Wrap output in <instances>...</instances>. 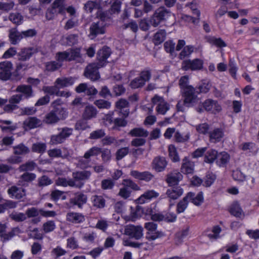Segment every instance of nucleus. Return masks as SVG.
<instances>
[{"instance_id": "ea45409f", "label": "nucleus", "mask_w": 259, "mask_h": 259, "mask_svg": "<svg viewBox=\"0 0 259 259\" xmlns=\"http://www.w3.org/2000/svg\"><path fill=\"white\" fill-rule=\"evenodd\" d=\"M211 84L208 81L204 80L195 88L197 94L207 93L210 89Z\"/></svg>"}, {"instance_id": "423d86ee", "label": "nucleus", "mask_w": 259, "mask_h": 259, "mask_svg": "<svg viewBox=\"0 0 259 259\" xmlns=\"http://www.w3.org/2000/svg\"><path fill=\"white\" fill-rule=\"evenodd\" d=\"M101 67L97 63H90L85 68L83 75L92 81L98 80L100 78L99 69Z\"/></svg>"}, {"instance_id": "c756f323", "label": "nucleus", "mask_w": 259, "mask_h": 259, "mask_svg": "<svg viewBox=\"0 0 259 259\" xmlns=\"http://www.w3.org/2000/svg\"><path fill=\"white\" fill-rule=\"evenodd\" d=\"M166 32L164 29H159L153 36V42L155 46L161 44L165 39Z\"/></svg>"}, {"instance_id": "f03ea898", "label": "nucleus", "mask_w": 259, "mask_h": 259, "mask_svg": "<svg viewBox=\"0 0 259 259\" xmlns=\"http://www.w3.org/2000/svg\"><path fill=\"white\" fill-rule=\"evenodd\" d=\"M104 124L109 130L118 131L120 130L121 127L126 126L127 121L123 118H114L112 114H106L103 118Z\"/></svg>"}, {"instance_id": "2eb2a0df", "label": "nucleus", "mask_w": 259, "mask_h": 259, "mask_svg": "<svg viewBox=\"0 0 259 259\" xmlns=\"http://www.w3.org/2000/svg\"><path fill=\"white\" fill-rule=\"evenodd\" d=\"M130 175L136 179L146 182H150L154 178V175L148 171L140 172L137 170H132Z\"/></svg>"}, {"instance_id": "37998d69", "label": "nucleus", "mask_w": 259, "mask_h": 259, "mask_svg": "<svg viewBox=\"0 0 259 259\" xmlns=\"http://www.w3.org/2000/svg\"><path fill=\"white\" fill-rule=\"evenodd\" d=\"M74 81L72 77H64V78H58L55 81L56 85H58L59 88L67 87L72 85Z\"/></svg>"}, {"instance_id": "a878e982", "label": "nucleus", "mask_w": 259, "mask_h": 259, "mask_svg": "<svg viewBox=\"0 0 259 259\" xmlns=\"http://www.w3.org/2000/svg\"><path fill=\"white\" fill-rule=\"evenodd\" d=\"M240 149L243 151H249L252 155H255L257 153L259 148L256 144L253 142H244L243 143L240 147Z\"/></svg>"}, {"instance_id": "39448f33", "label": "nucleus", "mask_w": 259, "mask_h": 259, "mask_svg": "<svg viewBox=\"0 0 259 259\" xmlns=\"http://www.w3.org/2000/svg\"><path fill=\"white\" fill-rule=\"evenodd\" d=\"M168 13H169V11L164 7L158 8L150 18L151 25L154 27H157L162 21L165 20V17Z\"/></svg>"}, {"instance_id": "1a4fd4ad", "label": "nucleus", "mask_w": 259, "mask_h": 259, "mask_svg": "<svg viewBox=\"0 0 259 259\" xmlns=\"http://www.w3.org/2000/svg\"><path fill=\"white\" fill-rule=\"evenodd\" d=\"M203 61L200 59H194L192 60L190 59L183 61L182 68L183 70H199L203 68Z\"/></svg>"}, {"instance_id": "de8ad7c7", "label": "nucleus", "mask_w": 259, "mask_h": 259, "mask_svg": "<svg viewBox=\"0 0 259 259\" xmlns=\"http://www.w3.org/2000/svg\"><path fill=\"white\" fill-rule=\"evenodd\" d=\"M131 216L134 221L142 217L145 213L144 208L140 205H137L135 209L131 207Z\"/></svg>"}, {"instance_id": "2f4dec72", "label": "nucleus", "mask_w": 259, "mask_h": 259, "mask_svg": "<svg viewBox=\"0 0 259 259\" xmlns=\"http://www.w3.org/2000/svg\"><path fill=\"white\" fill-rule=\"evenodd\" d=\"M23 124L29 129H33L40 125L41 121L36 117H29L24 121Z\"/></svg>"}, {"instance_id": "b1692460", "label": "nucleus", "mask_w": 259, "mask_h": 259, "mask_svg": "<svg viewBox=\"0 0 259 259\" xmlns=\"http://www.w3.org/2000/svg\"><path fill=\"white\" fill-rule=\"evenodd\" d=\"M230 160V155L226 152L223 151L218 153L215 163L220 167H226Z\"/></svg>"}, {"instance_id": "864d4df0", "label": "nucleus", "mask_w": 259, "mask_h": 259, "mask_svg": "<svg viewBox=\"0 0 259 259\" xmlns=\"http://www.w3.org/2000/svg\"><path fill=\"white\" fill-rule=\"evenodd\" d=\"M88 120L82 118L77 120L75 124V129L77 131H84L90 127L87 121Z\"/></svg>"}, {"instance_id": "0eeeda50", "label": "nucleus", "mask_w": 259, "mask_h": 259, "mask_svg": "<svg viewBox=\"0 0 259 259\" xmlns=\"http://www.w3.org/2000/svg\"><path fill=\"white\" fill-rule=\"evenodd\" d=\"M112 54L111 49L107 46H104L101 49H99L97 53V60L98 64L100 67L105 66L108 61L107 59Z\"/></svg>"}, {"instance_id": "6ab92c4d", "label": "nucleus", "mask_w": 259, "mask_h": 259, "mask_svg": "<svg viewBox=\"0 0 259 259\" xmlns=\"http://www.w3.org/2000/svg\"><path fill=\"white\" fill-rule=\"evenodd\" d=\"M16 92L22 93L23 99H28L34 96V93L31 85L21 84L18 85Z\"/></svg>"}, {"instance_id": "a18cd8bd", "label": "nucleus", "mask_w": 259, "mask_h": 259, "mask_svg": "<svg viewBox=\"0 0 259 259\" xmlns=\"http://www.w3.org/2000/svg\"><path fill=\"white\" fill-rule=\"evenodd\" d=\"M47 149V145L45 143L36 142L33 143L31 147V150L33 152L39 154L44 153Z\"/></svg>"}, {"instance_id": "f3484780", "label": "nucleus", "mask_w": 259, "mask_h": 259, "mask_svg": "<svg viewBox=\"0 0 259 259\" xmlns=\"http://www.w3.org/2000/svg\"><path fill=\"white\" fill-rule=\"evenodd\" d=\"M186 196H188L187 199L189 202L196 206H200L204 202L203 193L202 191L199 192L196 195L193 192H189Z\"/></svg>"}, {"instance_id": "13d9d810", "label": "nucleus", "mask_w": 259, "mask_h": 259, "mask_svg": "<svg viewBox=\"0 0 259 259\" xmlns=\"http://www.w3.org/2000/svg\"><path fill=\"white\" fill-rule=\"evenodd\" d=\"M105 135L104 130L98 129L91 132L90 134L89 138L92 140H97L103 138L105 137Z\"/></svg>"}, {"instance_id": "dca6fc26", "label": "nucleus", "mask_w": 259, "mask_h": 259, "mask_svg": "<svg viewBox=\"0 0 259 259\" xmlns=\"http://www.w3.org/2000/svg\"><path fill=\"white\" fill-rule=\"evenodd\" d=\"M88 200L87 195L83 193H77L75 196L70 199V203L74 206H77L79 208H82Z\"/></svg>"}, {"instance_id": "ddd939ff", "label": "nucleus", "mask_w": 259, "mask_h": 259, "mask_svg": "<svg viewBox=\"0 0 259 259\" xmlns=\"http://www.w3.org/2000/svg\"><path fill=\"white\" fill-rule=\"evenodd\" d=\"M167 165V161L164 157L157 156L152 162V168L157 172L163 171Z\"/></svg>"}, {"instance_id": "f257e3e1", "label": "nucleus", "mask_w": 259, "mask_h": 259, "mask_svg": "<svg viewBox=\"0 0 259 259\" xmlns=\"http://www.w3.org/2000/svg\"><path fill=\"white\" fill-rule=\"evenodd\" d=\"M222 110V106L218 101L212 99H207L203 102H200L196 108V111L199 113L206 111L217 114L220 112Z\"/></svg>"}, {"instance_id": "8fccbe9b", "label": "nucleus", "mask_w": 259, "mask_h": 259, "mask_svg": "<svg viewBox=\"0 0 259 259\" xmlns=\"http://www.w3.org/2000/svg\"><path fill=\"white\" fill-rule=\"evenodd\" d=\"M69 55L70 53L66 51L58 52L56 53L55 58L56 61L63 65L64 61L69 62Z\"/></svg>"}, {"instance_id": "72a5a7b5", "label": "nucleus", "mask_w": 259, "mask_h": 259, "mask_svg": "<svg viewBox=\"0 0 259 259\" xmlns=\"http://www.w3.org/2000/svg\"><path fill=\"white\" fill-rule=\"evenodd\" d=\"M128 134L132 137L146 138L149 135V132L143 127H135L130 131Z\"/></svg>"}, {"instance_id": "9d476101", "label": "nucleus", "mask_w": 259, "mask_h": 259, "mask_svg": "<svg viewBox=\"0 0 259 259\" xmlns=\"http://www.w3.org/2000/svg\"><path fill=\"white\" fill-rule=\"evenodd\" d=\"M89 31V36L92 39L95 38L99 35L104 34L106 31L105 23L100 21L94 22L90 27Z\"/></svg>"}, {"instance_id": "bf43d9fd", "label": "nucleus", "mask_w": 259, "mask_h": 259, "mask_svg": "<svg viewBox=\"0 0 259 259\" xmlns=\"http://www.w3.org/2000/svg\"><path fill=\"white\" fill-rule=\"evenodd\" d=\"M94 103L100 109H109L111 106L110 102L103 99L97 100Z\"/></svg>"}, {"instance_id": "9b49d317", "label": "nucleus", "mask_w": 259, "mask_h": 259, "mask_svg": "<svg viewBox=\"0 0 259 259\" xmlns=\"http://www.w3.org/2000/svg\"><path fill=\"white\" fill-rule=\"evenodd\" d=\"M37 49L34 47H24L17 54L18 60L26 61L29 60L33 55L37 53Z\"/></svg>"}, {"instance_id": "a19ab883", "label": "nucleus", "mask_w": 259, "mask_h": 259, "mask_svg": "<svg viewBox=\"0 0 259 259\" xmlns=\"http://www.w3.org/2000/svg\"><path fill=\"white\" fill-rule=\"evenodd\" d=\"M8 193L9 194L10 197L12 198L19 199L23 197L21 189L16 186L11 187L8 190Z\"/></svg>"}, {"instance_id": "4c0bfd02", "label": "nucleus", "mask_w": 259, "mask_h": 259, "mask_svg": "<svg viewBox=\"0 0 259 259\" xmlns=\"http://www.w3.org/2000/svg\"><path fill=\"white\" fill-rule=\"evenodd\" d=\"M93 205L98 208H103L105 206L106 201L101 195H95L92 197Z\"/></svg>"}, {"instance_id": "f8f14e48", "label": "nucleus", "mask_w": 259, "mask_h": 259, "mask_svg": "<svg viewBox=\"0 0 259 259\" xmlns=\"http://www.w3.org/2000/svg\"><path fill=\"white\" fill-rule=\"evenodd\" d=\"M183 178V175L180 172H170L166 176L165 182L169 187L179 186V182Z\"/></svg>"}, {"instance_id": "3c124183", "label": "nucleus", "mask_w": 259, "mask_h": 259, "mask_svg": "<svg viewBox=\"0 0 259 259\" xmlns=\"http://www.w3.org/2000/svg\"><path fill=\"white\" fill-rule=\"evenodd\" d=\"M168 155L170 159L174 162L180 161V158L177 148L173 145H170L168 147Z\"/></svg>"}, {"instance_id": "5fc2aeb1", "label": "nucleus", "mask_w": 259, "mask_h": 259, "mask_svg": "<svg viewBox=\"0 0 259 259\" xmlns=\"http://www.w3.org/2000/svg\"><path fill=\"white\" fill-rule=\"evenodd\" d=\"M194 51V47L191 45L184 47L179 54V58L183 60L186 57H189Z\"/></svg>"}, {"instance_id": "052dcab7", "label": "nucleus", "mask_w": 259, "mask_h": 259, "mask_svg": "<svg viewBox=\"0 0 259 259\" xmlns=\"http://www.w3.org/2000/svg\"><path fill=\"white\" fill-rule=\"evenodd\" d=\"M59 130H60L59 134L64 141L72 134V128L68 127H64L59 129Z\"/></svg>"}, {"instance_id": "603ef678", "label": "nucleus", "mask_w": 259, "mask_h": 259, "mask_svg": "<svg viewBox=\"0 0 259 259\" xmlns=\"http://www.w3.org/2000/svg\"><path fill=\"white\" fill-rule=\"evenodd\" d=\"M142 81L146 84L151 78V70L149 68H146L141 71L139 76Z\"/></svg>"}, {"instance_id": "09e8293b", "label": "nucleus", "mask_w": 259, "mask_h": 259, "mask_svg": "<svg viewBox=\"0 0 259 259\" xmlns=\"http://www.w3.org/2000/svg\"><path fill=\"white\" fill-rule=\"evenodd\" d=\"M188 197V196H185L178 203L176 209L177 213L179 214L183 212L187 208L189 203V201L187 199Z\"/></svg>"}, {"instance_id": "473e14b6", "label": "nucleus", "mask_w": 259, "mask_h": 259, "mask_svg": "<svg viewBox=\"0 0 259 259\" xmlns=\"http://www.w3.org/2000/svg\"><path fill=\"white\" fill-rule=\"evenodd\" d=\"M216 179L215 174L211 171H207L202 179L203 186L206 188L210 187L214 183Z\"/></svg>"}, {"instance_id": "680f3d73", "label": "nucleus", "mask_w": 259, "mask_h": 259, "mask_svg": "<svg viewBox=\"0 0 259 259\" xmlns=\"http://www.w3.org/2000/svg\"><path fill=\"white\" fill-rule=\"evenodd\" d=\"M42 228L45 233L53 231L56 228V225L54 221H48L43 224Z\"/></svg>"}, {"instance_id": "4be33fe9", "label": "nucleus", "mask_w": 259, "mask_h": 259, "mask_svg": "<svg viewBox=\"0 0 259 259\" xmlns=\"http://www.w3.org/2000/svg\"><path fill=\"white\" fill-rule=\"evenodd\" d=\"M166 190V194L170 200H176L183 193V189L181 186L171 187ZM170 201V200H169Z\"/></svg>"}, {"instance_id": "bb28decb", "label": "nucleus", "mask_w": 259, "mask_h": 259, "mask_svg": "<svg viewBox=\"0 0 259 259\" xmlns=\"http://www.w3.org/2000/svg\"><path fill=\"white\" fill-rule=\"evenodd\" d=\"M97 110L93 105H88L84 108L82 116L84 119L90 120L96 116Z\"/></svg>"}, {"instance_id": "79ce46f5", "label": "nucleus", "mask_w": 259, "mask_h": 259, "mask_svg": "<svg viewBox=\"0 0 259 259\" xmlns=\"http://www.w3.org/2000/svg\"><path fill=\"white\" fill-rule=\"evenodd\" d=\"M60 121V118L56 115L54 111L51 110L46 115L44 121L48 124H54Z\"/></svg>"}, {"instance_id": "6e6552de", "label": "nucleus", "mask_w": 259, "mask_h": 259, "mask_svg": "<svg viewBox=\"0 0 259 259\" xmlns=\"http://www.w3.org/2000/svg\"><path fill=\"white\" fill-rule=\"evenodd\" d=\"M124 232L125 234L130 238H134L136 240L141 239L143 235V228L141 226L128 225L125 227Z\"/></svg>"}, {"instance_id": "7c9ffc66", "label": "nucleus", "mask_w": 259, "mask_h": 259, "mask_svg": "<svg viewBox=\"0 0 259 259\" xmlns=\"http://www.w3.org/2000/svg\"><path fill=\"white\" fill-rule=\"evenodd\" d=\"M62 64L56 61H50L45 63V71L53 72L60 69Z\"/></svg>"}, {"instance_id": "e433bc0d", "label": "nucleus", "mask_w": 259, "mask_h": 259, "mask_svg": "<svg viewBox=\"0 0 259 259\" xmlns=\"http://www.w3.org/2000/svg\"><path fill=\"white\" fill-rule=\"evenodd\" d=\"M91 174L88 171H80L74 172L72 174L73 178L77 182H83L82 181L88 180Z\"/></svg>"}, {"instance_id": "412c9836", "label": "nucleus", "mask_w": 259, "mask_h": 259, "mask_svg": "<svg viewBox=\"0 0 259 259\" xmlns=\"http://www.w3.org/2000/svg\"><path fill=\"white\" fill-rule=\"evenodd\" d=\"M66 220L73 224H80L85 221V218L81 213L68 212L66 214Z\"/></svg>"}, {"instance_id": "c9c22d12", "label": "nucleus", "mask_w": 259, "mask_h": 259, "mask_svg": "<svg viewBox=\"0 0 259 259\" xmlns=\"http://www.w3.org/2000/svg\"><path fill=\"white\" fill-rule=\"evenodd\" d=\"M229 211L231 214L236 217H239L242 213V209L239 203L237 201H234L229 208Z\"/></svg>"}, {"instance_id": "6e6d98bb", "label": "nucleus", "mask_w": 259, "mask_h": 259, "mask_svg": "<svg viewBox=\"0 0 259 259\" xmlns=\"http://www.w3.org/2000/svg\"><path fill=\"white\" fill-rule=\"evenodd\" d=\"M189 78L188 75H184L180 78L179 84L181 92L187 90L189 87H193L192 85H189Z\"/></svg>"}, {"instance_id": "f704fd0d", "label": "nucleus", "mask_w": 259, "mask_h": 259, "mask_svg": "<svg viewBox=\"0 0 259 259\" xmlns=\"http://www.w3.org/2000/svg\"><path fill=\"white\" fill-rule=\"evenodd\" d=\"M204 161L207 163L211 164L214 162L218 157V152L217 150L211 149L205 152Z\"/></svg>"}, {"instance_id": "e2e57ef3", "label": "nucleus", "mask_w": 259, "mask_h": 259, "mask_svg": "<svg viewBox=\"0 0 259 259\" xmlns=\"http://www.w3.org/2000/svg\"><path fill=\"white\" fill-rule=\"evenodd\" d=\"M114 185V180L111 179H104L101 181V188L103 190L112 189Z\"/></svg>"}, {"instance_id": "0e129e2a", "label": "nucleus", "mask_w": 259, "mask_h": 259, "mask_svg": "<svg viewBox=\"0 0 259 259\" xmlns=\"http://www.w3.org/2000/svg\"><path fill=\"white\" fill-rule=\"evenodd\" d=\"M65 40L67 46H73L78 42V35L70 34L65 37Z\"/></svg>"}, {"instance_id": "20e7f679", "label": "nucleus", "mask_w": 259, "mask_h": 259, "mask_svg": "<svg viewBox=\"0 0 259 259\" xmlns=\"http://www.w3.org/2000/svg\"><path fill=\"white\" fill-rule=\"evenodd\" d=\"M157 224L153 222H147L145 224V228L147 230L146 238L149 241H153L165 236L162 231H156Z\"/></svg>"}, {"instance_id": "c85d7f7f", "label": "nucleus", "mask_w": 259, "mask_h": 259, "mask_svg": "<svg viewBox=\"0 0 259 259\" xmlns=\"http://www.w3.org/2000/svg\"><path fill=\"white\" fill-rule=\"evenodd\" d=\"M9 40L11 44L16 45L23 38L21 32H19L16 29H11L9 34Z\"/></svg>"}, {"instance_id": "aec40b11", "label": "nucleus", "mask_w": 259, "mask_h": 259, "mask_svg": "<svg viewBox=\"0 0 259 259\" xmlns=\"http://www.w3.org/2000/svg\"><path fill=\"white\" fill-rule=\"evenodd\" d=\"M194 163L187 157H185L181 167V171L185 175L192 174L194 171Z\"/></svg>"}, {"instance_id": "4d7b16f0", "label": "nucleus", "mask_w": 259, "mask_h": 259, "mask_svg": "<svg viewBox=\"0 0 259 259\" xmlns=\"http://www.w3.org/2000/svg\"><path fill=\"white\" fill-rule=\"evenodd\" d=\"M65 0H55L52 4V6L58 9V13L64 15L65 13Z\"/></svg>"}, {"instance_id": "58836bf2", "label": "nucleus", "mask_w": 259, "mask_h": 259, "mask_svg": "<svg viewBox=\"0 0 259 259\" xmlns=\"http://www.w3.org/2000/svg\"><path fill=\"white\" fill-rule=\"evenodd\" d=\"M30 152L29 148L23 143H20L13 147V153L15 155H26Z\"/></svg>"}, {"instance_id": "7ed1b4c3", "label": "nucleus", "mask_w": 259, "mask_h": 259, "mask_svg": "<svg viewBox=\"0 0 259 259\" xmlns=\"http://www.w3.org/2000/svg\"><path fill=\"white\" fill-rule=\"evenodd\" d=\"M183 99V105L187 107H192L198 101V95L193 87H189L187 90L181 92Z\"/></svg>"}, {"instance_id": "c03bdc74", "label": "nucleus", "mask_w": 259, "mask_h": 259, "mask_svg": "<svg viewBox=\"0 0 259 259\" xmlns=\"http://www.w3.org/2000/svg\"><path fill=\"white\" fill-rule=\"evenodd\" d=\"M37 164L32 161H28L22 164L19 167V170L21 172L33 171L36 167Z\"/></svg>"}, {"instance_id": "a211bd4d", "label": "nucleus", "mask_w": 259, "mask_h": 259, "mask_svg": "<svg viewBox=\"0 0 259 259\" xmlns=\"http://www.w3.org/2000/svg\"><path fill=\"white\" fill-rule=\"evenodd\" d=\"M115 108L117 110H119L120 112L123 111L122 113L123 116L126 117L129 115L130 104L128 101L124 98H120L115 102Z\"/></svg>"}, {"instance_id": "393cba45", "label": "nucleus", "mask_w": 259, "mask_h": 259, "mask_svg": "<svg viewBox=\"0 0 259 259\" xmlns=\"http://www.w3.org/2000/svg\"><path fill=\"white\" fill-rule=\"evenodd\" d=\"M69 53H70V55H69V62L76 61L77 62L81 63L83 61L80 48H71Z\"/></svg>"}, {"instance_id": "cd10ccee", "label": "nucleus", "mask_w": 259, "mask_h": 259, "mask_svg": "<svg viewBox=\"0 0 259 259\" xmlns=\"http://www.w3.org/2000/svg\"><path fill=\"white\" fill-rule=\"evenodd\" d=\"M205 38L207 42L217 48H223L226 47L227 46V44L221 37L217 38L215 36H208Z\"/></svg>"}, {"instance_id": "338daca9", "label": "nucleus", "mask_w": 259, "mask_h": 259, "mask_svg": "<svg viewBox=\"0 0 259 259\" xmlns=\"http://www.w3.org/2000/svg\"><path fill=\"white\" fill-rule=\"evenodd\" d=\"M145 85L140 78L138 76L133 80H132L130 83V87L133 89H137L138 88H141Z\"/></svg>"}, {"instance_id": "5701e85b", "label": "nucleus", "mask_w": 259, "mask_h": 259, "mask_svg": "<svg viewBox=\"0 0 259 259\" xmlns=\"http://www.w3.org/2000/svg\"><path fill=\"white\" fill-rule=\"evenodd\" d=\"M224 135V131L221 128H215L209 133V141L211 143H218L221 141Z\"/></svg>"}, {"instance_id": "774afa93", "label": "nucleus", "mask_w": 259, "mask_h": 259, "mask_svg": "<svg viewBox=\"0 0 259 259\" xmlns=\"http://www.w3.org/2000/svg\"><path fill=\"white\" fill-rule=\"evenodd\" d=\"M9 19L17 25L21 24L23 21V17L20 13H12L9 16Z\"/></svg>"}, {"instance_id": "4468645a", "label": "nucleus", "mask_w": 259, "mask_h": 259, "mask_svg": "<svg viewBox=\"0 0 259 259\" xmlns=\"http://www.w3.org/2000/svg\"><path fill=\"white\" fill-rule=\"evenodd\" d=\"M52 110L55 114L61 120H65L67 117L68 112L66 108L63 107L62 105L57 103V101H54L52 104Z\"/></svg>"}, {"instance_id": "69168bd1", "label": "nucleus", "mask_w": 259, "mask_h": 259, "mask_svg": "<svg viewBox=\"0 0 259 259\" xmlns=\"http://www.w3.org/2000/svg\"><path fill=\"white\" fill-rule=\"evenodd\" d=\"M52 183V180L46 175H43L38 179V186L39 187L49 186Z\"/></svg>"}, {"instance_id": "49530a36", "label": "nucleus", "mask_w": 259, "mask_h": 259, "mask_svg": "<svg viewBox=\"0 0 259 259\" xmlns=\"http://www.w3.org/2000/svg\"><path fill=\"white\" fill-rule=\"evenodd\" d=\"M123 139L117 140L115 137L112 136H106L102 140L103 145H111L114 144L115 146L119 145L120 143L123 142Z\"/></svg>"}]
</instances>
